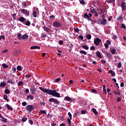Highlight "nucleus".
<instances>
[{"instance_id":"nucleus-23","label":"nucleus","mask_w":126,"mask_h":126,"mask_svg":"<svg viewBox=\"0 0 126 126\" xmlns=\"http://www.w3.org/2000/svg\"><path fill=\"white\" fill-rule=\"evenodd\" d=\"M65 99L66 101H67L68 102H69L72 100V99L69 97V96H65Z\"/></svg>"},{"instance_id":"nucleus-29","label":"nucleus","mask_w":126,"mask_h":126,"mask_svg":"<svg viewBox=\"0 0 126 126\" xmlns=\"http://www.w3.org/2000/svg\"><path fill=\"white\" fill-rule=\"evenodd\" d=\"M1 118L2 119V122H4V123H6L7 122V119L4 118L3 116Z\"/></svg>"},{"instance_id":"nucleus-48","label":"nucleus","mask_w":126,"mask_h":126,"mask_svg":"<svg viewBox=\"0 0 126 126\" xmlns=\"http://www.w3.org/2000/svg\"><path fill=\"white\" fill-rule=\"evenodd\" d=\"M4 39H5L4 36L3 35L0 36V40H1V39L4 40Z\"/></svg>"},{"instance_id":"nucleus-32","label":"nucleus","mask_w":126,"mask_h":126,"mask_svg":"<svg viewBox=\"0 0 126 126\" xmlns=\"http://www.w3.org/2000/svg\"><path fill=\"white\" fill-rule=\"evenodd\" d=\"M117 67H118V68H121V67H122V63L121 62H119L117 64Z\"/></svg>"},{"instance_id":"nucleus-40","label":"nucleus","mask_w":126,"mask_h":126,"mask_svg":"<svg viewBox=\"0 0 126 126\" xmlns=\"http://www.w3.org/2000/svg\"><path fill=\"white\" fill-rule=\"evenodd\" d=\"M68 117L70 118V119H71V120H72V115H71V114L70 113V112H68Z\"/></svg>"},{"instance_id":"nucleus-39","label":"nucleus","mask_w":126,"mask_h":126,"mask_svg":"<svg viewBox=\"0 0 126 126\" xmlns=\"http://www.w3.org/2000/svg\"><path fill=\"white\" fill-rule=\"evenodd\" d=\"M74 30L76 33H78V32H79V29L77 28H74Z\"/></svg>"},{"instance_id":"nucleus-41","label":"nucleus","mask_w":126,"mask_h":126,"mask_svg":"<svg viewBox=\"0 0 126 126\" xmlns=\"http://www.w3.org/2000/svg\"><path fill=\"white\" fill-rule=\"evenodd\" d=\"M39 113H40V114H47V112H46V111L45 110H40Z\"/></svg>"},{"instance_id":"nucleus-51","label":"nucleus","mask_w":126,"mask_h":126,"mask_svg":"<svg viewBox=\"0 0 126 126\" xmlns=\"http://www.w3.org/2000/svg\"><path fill=\"white\" fill-rule=\"evenodd\" d=\"M26 121H27V118H23L22 119V122H26Z\"/></svg>"},{"instance_id":"nucleus-24","label":"nucleus","mask_w":126,"mask_h":126,"mask_svg":"<svg viewBox=\"0 0 126 126\" xmlns=\"http://www.w3.org/2000/svg\"><path fill=\"white\" fill-rule=\"evenodd\" d=\"M43 29L44 31H46V32H49V29L48 28V27L44 26L43 27Z\"/></svg>"},{"instance_id":"nucleus-2","label":"nucleus","mask_w":126,"mask_h":126,"mask_svg":"<svg viewBox=\"0 0 126 126\" xmlns=\"http://www.w3.org/2000/svg\"><path fill=\"white\" fill-rule=\"evenodd\" d=\"M34 109V106H33L32 105H29L26 107V111L30 112H32V111H33Z\"/></svg>"},{"instance_id":"nucleus-52","label":"nucleus","mask_w":126,"mask_h":126,"mask_svg":"<svg viewBox=\"0 0 126 126\" xmlns=\"http://www.w3.org/2000/svg\"><path fill=\"white\" fill-rule=\"evenodd\" d=\"M90 50L91 51H93V50H95V47H94V46H91L90 47Z\"/></svg>"},{"instance_id":"nucleus-55","label":"nucleus","mask_w":126,"mask_h":126,"mask_svg":"<svg viewBox=\"0 0 126 126\" xmlns=\"http://www.w3.org/2000/svg\"><path fill=\"white\" fill-rule=\"evenodd\" d=\"M22 105L23 106H26V105H27V103L26 102H23L22 103Z\"/></svg>"},{"instance_id":"nucleus-5","label":"nucleus","mask_w":126,"mask_h":126,"mask_svg":"<svg viewBox=\"0 0 126 126\" xmlns=\"http://www.w3.org/2000/svg\"><path fill=\"white\" fill-rule=\"evenodd\" d=\"M101 41L102 40H101L100 38L97 37L95 39H94V43L95 45H96V46H98V45H99V44H100V43H101Z\"/></svg>"},{"instance_id":"nucleus-33","label":"nucleus","mask_w":126,"mask_h":126,"mask_svg":"<svg viewBox=\"0 0 126 126\" xmlns=\"http://www.w3.org/2000/svg\"><path fill=\"white\" fill-rule=\"evenodd\" d=\"M32 15H33V17H35V18L37 17V13H36V11H33L32 12Z\"/></svg>"},{"instance_id":"nucleus-56","label":"nucleus","mask_w":126,"mask_h":126,"mask_svg":"<svg viewBox=\"0 0 126 126\" xmlns=\"http://www.w3.org/2000/svg\"><path fill=\"white\" fill-rule=\"evenodd\" d=\"M78 38H79V39H80L81 40H83V36H82V35H79V36H78Z\"/></svg>"},{"instance_id":"nucleus-50","label":"nucleus","mask_w":126,"mask_h":126,"mask_svg":"<svg viewBox=\"0 0 126 126\" xmlns=\"http://www.w3.org/2000/svg\"><path fill=\"white\" fill-rule=\"evenodd\" d=\"M40 105L41 106H45L46 105V102H40Z\"/></svg>"},{"instance_id":"nucleus-62","label":"nucleus","mask_w":126,"mask_h":126,"mask_svg":"<svg viewBox=\"0 0 126 126\" xmlns=\"http://www.w3.org/2000/svg\"><path fill=\"white\" fill-rule=\"evenodd\" d=\"M94 14V16H96V17H98V13L97 12V11Z\"/></svg>"},{"instance_id":"nucleus-19","label":"nucleus","mask_w":126,"mask_h":126,"mask_svg":"<svg viewBox=\"0 0 126 126\" xmlns=\"http://www.w3.org/2000/svg\"><path fill=\"white\" fill-rule=\"evenodd\" d=\"M19 21L21 22H24V21H25V18L23 17H21L19 18Z\"/></svg>"},{"instance_id":"nucleus-26","label":"nucleus","mask_w":126,"mask_h":126,"mask_svg":"<svg viewBox=\"0 0 126 126\" xmlns=\"http://www.w3.org/2000/svg\"><path fill=\"white\" fill-rule=\"evenodd\" d=\"M92 8H93V9L91 11V13H94L97 11V10L95 9L94 8L92 7Z\"/></svg>"},{"instance_id":"nucleus-36","label":"nucleus","mask_w":126,"mask_h":126,"mask_svg":"<svg viewBox=\"0 0 126 126\" xmlns=\"http://www.w3.org/2000/svg\"><path fill=\"white\" fill-rule=\"evenodd\" d=\"M103 91L105 93V94H107V91L106 90V86H103Z\"/></svg>"},{"instance_id":"nucleus-16","label":"nucleus","mask_w":126,"mask_h":126,"mask_svg":"<svg viewBox=\"0 0 126 126\" xmlns=\"http://www.w3.org/2000/svg\"><path fill=\"white\" fill-rule=\"evenodd\" d=\"M22 68H23V67L20 65H18L17 67V69L19 70V71H21V70H22Z\"/></svg>"},{"instance_id":"nucleus-57","label":"nucleus","mask_w":126,"mask_h":126,"mask_svg":"<svg viewBox=\"0 0 126 126\" xmlns=\"http://www.w3.org/2000/svg\"><path fill=\"white\" fill-rule=\"evenodd\" d=\"M80 3H81V4H84L85 3V1H84V0H81L80 1Z\"/></svg>"},{"instance_id":"nucleus-18","label":"nucleus","mask_w":126,"mask_h":126,"mask_svg":"<svg viewBox=\"0 0 126 126\" xmlns=\"http://www.w3.org/2000/svg\"><path fill=\"white\" fill-rule=\"evenodd\" d=\"M87 39H88V40L91 39V34H87L86 35Z\"/></svg>"},{"instance_id":"nucleus-37","label":"nucleus","mask_w":126,"mask_h":126,"mask_svg":"<svg viewBox=\"0 0 126 126\" xmlns=\"http://www.w3.org/2000/svg\"><path fill=\"white\" fill-rule=\"evenodd\" d=\"M120 28H123V29H126V25H125V24H121Z\"/></svg>"},{"instance_id":"nucleus-58","label":"nucleus","mask_w":126,"mask_h":126,"mask_svg":"<svg viewBox=\"0 0 126 126\" xmlns=\"http://www.w3.org/2000/svg\"><path fill=\"white\" fill-rule=\"evenodd\" d=\"M7 52H8V50H7V49H5V50H2V52L3 53H7Z\"/></svg>"},{"instance_id":"nucleus-17","label":"nucleus","mask_w":126,"mask_h":126,"mask_svg":"<svg viewBox=\"0 0 126 126\" xmlns=\"http://www.w3.org/2000/svg\"><path fill=\"white\" fill-rule=\"evenodd\" d=\"M2 66L3 68H7L8 67V65L5 64V63H3L2 64Z\"/></svg>"},{"instance_id":"nucleus-4","label":"nucleus","mask_w":126,"mask_h":126,"mask_svg":"<svg viewBox=\"0 0 126 126\" xmlns=\"http://www.w3.org/2000/svg\"><path fill=\"white\" fill-rule=\"evenodd\" d=\"M21 12L22 13H23V14H25V15H26L27 16H29L30 14L29 11H27V10L25 9H21Z\"/></svg>"},{"instance_id":"nucleus-34","label":"nucleus","mask_w":126,"mask_h":126,"mask_svg":"<svg viewBox=\"0 0 126 126\" xmlns=\"http://www.w3.org/2000/svg\"><path fill=\"white\" fill-rule=\"evenodd\" d=\"M4 92L5 94H9L10 93V91H9V90L8 89L5 90Z\"/></svg>"},{"instance_id":"nucleus-10","label":"nucleus","mask_w":126,"mask_h":126,"mask_svg":"<svg viewBox=\"0 0 126 126\" xmlns=\"http://www.w3.org/2000/svg\"><path fill=\"white\" fill-rule=\"evenodd\" d=\"M92 16V14H89V15H87V13H85L84 14V18H89V17H91Z\"/></svg>"},{"instance_id":"nucleus-43","label":"nucleus","mask_w":126,"mask_h":126,"mask_svg":"<svg viewBox=\"0 0 126 126\" xmlns=\"http://www.w3.org/2000/svg\"><path fill=\"white\" fill-rule=\"evenodd\" d=\"M22 84H23V82L20 81V82H19V83L18 84V86H21V85H22Z\"/></svg>"},{"instance_id":"nucleus-20","label":"nucleus","mask_w":126,"mask_h":126,"mask_svg":"<svg viewBox=\"0 0 126 126\" xmlns=\"http://www.w3.org/2000/svg\"><path fill=\"white\" fill-rule=\"evenodd\" d=\"M22 34H21V33H19L17 35V39H18V40H21V39H22Z\"/></svg>"},{"instance_id":"nucleus-61","label":"nucleus","mask_w":126,"mask_h":126,"mask_svg":"<svg viewBox=\"0 0 126 126\" xmlns=\"http://www.w3.org/2000/svg\"><path fill=\"white\" fill-rule=\"evenodd\" d=\"M121 100L122 99H121V98H120V97H118L117 98V102H121Z\"/></svg>"},{"instance_id":"nucleus-64","label":"nucleus","mask_w":126,"mask_h":126,"mask_svg":"<svg viewBox=\"0 0 126 126\" xmlns=\"http://www.w3.org/2000/svg\"><path fill=\"white\" fill-rule=\"evenodd\" d=\"M122 15H121L118 18V20H122Z\"/></svg>"},{"instance_id":"nucleus-49","label":"nucleus","mask_w":126,"mask_h":126,"mask_svg":"<svg viewBox=\"0 0 126 126\" xmlns=\"http://www.w3.org/2000/svg\"><path fill=\"white\" fill-rule=\"evenodd\" d=\"M30 24L31 23L30 21H28L26 23V25H27V26H30Z\"/></svg>"},{"instance_id":"nucleus-46","label":"nucleus","mask_w":126,"mask_h":126,"mask_svg":"<svg viewBox=\"0 0 126 126\" xmlns=\"http://www.w3.org/2000/svg\"><path fill=\"white\" fill-rule=\"evenodd\" d=\"M22 5L24 6V8L26 7L27 6V4H26V2H23L22 3Z\"/></svg>"},{"instance_id":"nucleus-42","label":"nucleus","mask_w":126,"mask_h":126,"mask_svg":"<svg viewBox=\"0 0 126 126\" xmlns=\"http://www.w3.org/2000/svg\"><path fill=\"white\" fill-rule=\"evenodd\" d=\"M12 71H13V73H14V72H16V68L13 67L12 68Z\"/></svg>"},{"instance_id":"nucleus-12","label":"nucleus","mask_w":126,"mask_h":126,"mask_svg":"<svg viewBox=\"0 0 126 126\" xmlns=\"http://www.w3.org/2000/svg\"><path fill=\"white\" fill-rule=\"evenodd\" d=\"M27 99L28 100H29V99H30V100H33L34 99V96L31 95H28L27 96Z\"/></svg>"},{"instance_id":"nucleus-7","label":"nucleus","mask_w":126,"mask_h":126,"mask_svg":"<svg viewBox=\"0 0 126 126\" xmlns=\"http://www.w3.org/2000/svg\"><path fill=\"white\" fill-rule=\"evenodd\" d=\"M49 102H53V103H55V104H59V101L58 100L54 98H51L49 99Z\"/></svg>"},{"instance_id":"nucleus-14","label":"nucleus","mask_w":126,"mask_h":126,"mask_svg":"<svg viewBox=\"0 0 126 126\" xmlns=\"http://www.w3.org/2000/svg\"><path fill=\"white\" fill-rule=\"evenodd\" d=\"M109 73H110V74L112 76H115V71H114L112 70H110L109 71Z\"/></svg>"},{"instance_id":"nucleus-35","label":"nucleus","mask_w":126,"mask_h":126,"mask_svg":"<svg viewBox=\"0 0 126 126\" xmlns=\"http://www.w3.org/2000/svg\"><path fill=\"white\" fill-rule=\"evenodd\" d=\"M3 99L6 100V101H7V102H8V99H7V95H3Z\"/></svg>"},{"instance_id":"nucleus-8","label":"nucleus","mask_w":126,"mask_h":126,"mask_svg":"<svg viewBox=\"0 0 126 126\" xmlns=\"http://www.w3.org/2000/svg\"><path fill=\"white\" fill-rule=\"evenodd\" d=\"M6 86V83L4 81L1 82L0 83V87L1 88H4V87H5Z\"/></svg>"},{"instance_id":"nucleus-45","label":"nucleus","mask_w":126,"mask_h":126,"mask_svg":"<svg viewBox=\"0 0 126 126\" xmlns=\"http://www.w3.org/2000/svg\"><path fill=\"white\" fill-rule=\"evenodd\" d=\"M106 43L108 46H110V45H111V41H110V40H107L106 41Z\"/></svg>"},{"instance_id":"nucleus-63","label":"nucleus","mask_w":126,"mask_h":126,"mask_svg":"<svg viewBox=\"0 0 126 126\" xmlns=\"http://www.w3.org/2000/svg\"><path fill=\"white\" fill-rule=\"evenodd\" d=\"M50 18L51 19H55V16L54 15L50 16Z\"/></svg>"},{"instance_id":"nucleus-31","label":"nucleus","mask_w":126,"mask_h":126,"mask_svg":"<svg viewBox=\"0 0 126 126\" xmlns=\"http://www.w3.org/2000/svg\"><path fill=\"white\" fill-rule=\"evenodd\" d=\"M68 123V125L69 126H71V119L70 118H68L67 120Z\"/></svg>"},{"instance_id":"nucleus-21","label":"nucleus","mask_w":126,"mask_h":126,"mask_svg":"<svg viewBox=\"0 0 126 126\" xmlns=\"http://www.w3.org/2000/svg\"><path fill=\"white\" fill-rule=\"evenodd\" d=\"M30 90L32 92V94H35V91H36V90H35L34 88H31Z\"/></svg>"},{"instance_id":"nucleus-1","label":"nucleus","mask_w":126,"mask_h":126,"mask_svg":"<svg viewBox=\"0 0 126 126\" xmlns=\"http://www.w3.org/2000/svg\"><path fill=\"white\" fill-rule=\"evenodd\" d=\"M40 90L42 91L44 93H47V94H49L50 95H52L54 97H57V98H60L61 97V94H59L57 92V90H52L50 89H45L42 87H39Z\"/></svg>"},{"instance_id":"nucleus-60","label":"nucleus","mask_w":126,"mask_h":126,"mask_svg":"<svg viewBox=\"0 0 126 126\" xmlns=\"http://www.w3.org/2000/svg\"><path fill=\"white\" fill-rule=\"evenodd\" d=\"M29 123H30V124L32 125H33V121H32V120H30L29 121Z\"/></svg>"},{"instance_id":"nucleus-30","label":"nucleus","mask_w":126,"mask_h":126,"mask_svg":"<svg viewBox=\"0 0 126 126\" xmlns=\"http://www.w3.org/2000/svg\"><path fill=\"white\" fill-rule=\"evenodd\" d=\"M111 54H112V55H115V54H116V49L114 48L112 49L111 51Z\"/></svg>"},{"instance_id":"nucleus-11","label":"nucleus","mask_w":126,"mask_h":126,"mask_svg":"<svg viewBox=\"0 0 126 126\" xmlns=\"http://www.w3.org/2000/svg\"><path fill=\"white\" fill-rule=\"evenodd\" d=\"M29 37V35H28V34H24L22 36V39L23 40H26L28 39Z\"/></svg>"},{"instance_id":"nucleus-3","label":"nucleus","mask_w":126,"mask_h":126,"mask_svg":"<svg viewBox=\"0 0 126 126\" xmlns=\"http://www.w3.org/2000/svg\"><path fill=\"white\" fill-rule=\"evenodd\" d=\"M53 27H56L57 28H59L62 26V24L61 23L58 22V21H55L53 23Z\"/></svg>"},{"instance_id":"nucleus-44","label":"nucleus","mask_w":126,"mask_h":126,"mask_svg":"<svg viewBox=\"0 0 126 126\" xmlns=\"http://www.w3.org/2000/svg\"><path fill=\"white\" fill-rule=\"evenodd\" d=\"M7 83H10L11 84H14V82L11 80H8L7 81Z\"/></svg>"},{"instance_id":"nucleus-38","label":"nucleus","mask_w":126,"mask_h":126,"mask_svg":"<svg viewBox=\"0 0 126 126\" xmlns=\"http://www.w3.org/2000/svg\"><path fill=\"white\" fill-rule=\"evenodd\" d=\"M92 110H93V113H94L95 115H97V110H96V109L95 108H93L92 109Z\"/></svg>"},{"instance_id":"nucleus-59","label":"nucleus","mask_w":126,"mask_h":126,"mask_svg":"<svg viewBox=\"0 0 126 126\" xmlns=\"http://www.w3.org/2000/svg\"><path fill=\"white\" fill-rule=\"evenodd\" d=\"M56 82H59V81H61V78H58L55 80Z\"/></svg>"},{"instance_id":"nucleus-28","label":"nucleus","mask_w":126,"mask_h":126,"mask_svg":"<svg viewBox=\"0 0 126 126\" xmlns=\"http://www.w3.org/2000/svg\"><path fill=\"white\" fill-rule=\"evenodd\" d=\"M107 57H108L109 59H111L112 57L111 53H107Z\"/></svg>"},{"instance_id":"nucleus-6","label":"nucleus","mask_w":126,"mask_h":126,"mask_svg":"<svg viewBox=\"0 0 126 126\" xmlns=\"http://www.w3.org/2000/svg\"><path fill=\"white\" fill-rule=\"evenodd\" d=\"M121 7L122 8L123 11H125V10H126V2H125L124 1L122 2L121 3Z\"/></svg>"},{"instance_id":"nucleus-9","label":"nucleus","mask_w":126,"mask_h":126,"mask_svg":"<svg viewBox=\"0 0 126 126\" xmlns=\"http://www.w3.org/2000/svg\"><path fill=\"white\" fill-rule=\"evenodd\" d=\"M100 24H102L103 25H106L107 24V20L103 18V20L100 21Z\"/></svg>"},{"instance_id":"nucleus-25","label":"nucleus","mask_w":126,"mask_h":126,"mask_svg":"<svg viewBox=\"0 0 126 126\" xmlns=\"http://www.w3.org/2000/svg\"><path fill=\"white\" fill-rule=\"evenodd\" d=\"M6 107L7 108L8 110H10L11 111H12V107H10L9 104H6Z\"/></svg>"},{"instance_id":"nucleus-53","label":"nucleus","mask_w":126,"mask_h":126,"mask_svg":"<svg viewBox=\"0 0 126 126\" xmlns=\"http://www.w3.org/2000/svg\"><path fill=\"white\" fill-rule=\"evenodd\" d=\"M101 63H102L103 64H105V63H106V61L105 60H101Z\"/></svg>"},{"instance_id":"nucleus-27","label":"nucleus","mask_w":126,"mask_h":126,"mask_svg":"<svg viewBox=\"0 0 126 126\" xmlns=\"http://www.w3.org/2000/svg\"><path fill=\"white\" fill-rule=\"evenodd\" d=\"M80 54H83V55H87V52L85 51L80 50Z\"/></svg>"},{"instance_id":"nucleus-13","label":"nucleus","mask_w":126,"mask_h":126,"mask_svg":"<svg viewBox=\"0 0 126 126\" xmlns=\"http://www.w3.org/2000/svg\"><path fill=\"white\" fill-rule=\"evenodd\" d=\"M31 49L32 50H34V49H40V47L38 46H32L31 47Z\"/></svg>"},{"instance_id":"nucleus-54","label":"nucleus","mask_w":126,"mask_h":126,"mask_svg":"<svg viewBox=\"0 0 126 126\" xmlns=\"http://www.w3.org/2000/svg\"><path fill=\"white\" fill-rule=\"evenodd\" d=\"M81 114H82V115H84V114H86V110H82L81 111Z\"/></svg>"},{"instance_id":"nucleus-22","label":"nucleus","mask_w":126,"mask_h":126,"mask_svg":"<svg viewBox=\"0 0 126 126\" xmlns=\"http://www.w3.org/2000/svg\"><path fill=\"white\" fill-rule=\"evenodd\" d=\"M82 48H83L85 50H89V47L87 45H82Z\"/></svg>"},{"instance_id":"nucleus-47","label":"nucleus","mask_w":126,"mask_h":126,"mask_svg":"<svg viewBox=\"0 0 126 126\" xmlns=\"http://www.w3.org/2000/svg\"><path fill=\"white\" fill-rule=\"evenodd\" d=\"M104 46L106 48V49H108V48H109V45L107 43H104Z\"/></svg>"},{"instance_id":"nucleus-15","label":"nucleus","mask_w":126,"mask_h":126,"mask_svg":"<svg viewBox=\"0 0 126 126\" xmlns=\"http://www.w3.org/2000/svg\"><path fill=\"white\" fill-rule=\"evenodd\" d=\"M96 55L98 57V58L102 59V55H101V53H100V52H96Z\"/></svg>"}]
</instances>
